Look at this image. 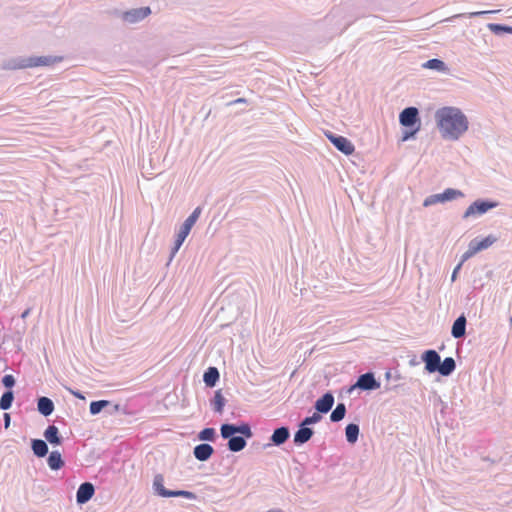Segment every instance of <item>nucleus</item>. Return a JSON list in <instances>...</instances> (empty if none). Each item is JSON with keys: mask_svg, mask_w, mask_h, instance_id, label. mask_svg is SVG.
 <instances>
[{"mask_svg": "<svg viewBox=\"0 0 512 512\" xmlns=\"http://www.w3.org/2000/svg\"><path fill=\"white\" fill-rule=\"evenodd\" d=\"M245 446L246 441L243 437L240 436L231 437L228 441V447L233 452L241 451Z\"/></svg>", "mask_w": 512, "mask_h": 512, "instance_id": "obj_24", "label": "nucleus"}, {"mask_svg": "<svg viewBox=\"0 0 512 512\" xmlns=\"http://www.w3.org/2000/svg\"><path fill=\"white\" fill-rule=\"evenodd\" d=\"M327 138L333 143V145L345 155H351L355 151L353 143L343 136H335L332 133L326 134Z\"/></svg>", "mask_w": 512, "mask_h": 512, "instance_id": "obj_6", "label": "nucleus"}, {"mask_svg": "<svg viewBox=\"0 0 512 512\" xmlns=\"http://www.w3.org/2000/svg\"><path fill=\"white\" fill-rule=\"evenodd\" d=\"M225 403H226V400H225L221 390L216 391L214 398L212 400L213 409L218 413H222Z\"/></svg>", "mask_w": 512, "mask_h": 512, "instance_id": "obj_25", "label": "nucleus"}, {"mask_svg": "<svg viewBox=\"0 0 512 512\" xmlns=\"http://www.w3.org/2000/svg\"><path fill=\"white\" fill-rule=\"evenodd\" d=\"M289 437V430L286 427H280L276 429L271 437L274 444H283Z\"/></svg>", "mask_w": 512, "mask_h": 512, "instance_id": "obj_22", "label": "nucleus"}, {"mask_svg": "<svg viewBox=\"0 0 512 512\" xmlns=\"http://www.w3.org/2000/svg\"><path fill=\"white\" fill-rule=\"evenodd\" d=\"M235 433H240L247 438H250L252 436V432L248 424H242L240 426H235L232 424H223L221 426V435L223 438H231V436Z\"/></svg>", "mask_w": 512, "mask_h": 512, "instance_id": "obj_8", "label": "nucleus"}, {"mask_svg": "<svg viewBox=\"0 0 512 512\" xmlns=\"http://www.w3.org/2000/svg\"><path fill=\"white\" fill-rule=\"evenodd\" d=\"M13 398L14 396L12 391L5 392L0 399V408L2 410L9 409L12 405Z\"/></svg>", "mask_w": 512, "mask_h": 512, "instance_id": "obj_29", "label": "nucleus"}, {"mask_svg": "<svg viewBox=\"0 0 512 512\" xmlns=\"http://www.w3.org/2000/svg\"><path fill=\"white\" fill-rule=\"evenodd\" d=\"M32 450L38 457H44L48 453V446L45 441L35 439L32 441Z\"/></svg>", "mask_w": 512, "mask_h": 512, "instance_id": "obj_23", "label": "nucleus"}, {"mask_svg": "<svg viewBox=\"0 0 512 512\" xmlns=\"http://www.w3.org/2000/svg\"><path fill=\"white\" fill-rule=\"evenodd\" d=\"M496 203L487 201H475L473 202L464 212L463 217L469 218L475 215H481L486 213L489 209L496 207Z\"/></svg>", "mask_w": 512, "mask_h": 512, "instance_id": "obj_7", "label": "nucleus"}, {"mask_svg": "<svg viewBox=\"0 0 512 512\" xmlns=\"http://www.w3.org/2000/svg\"><path fill=\"white\" fill-rule=\"evenodd\" d=\"M461 267V264H459L453 271V274H452V279L454 280L456 278V274L458 272V270L460 269Z\"/></svg>", "mask_w": 512, "mask_h": 512, "instance_id": "obj_42", "label": "nucleus"}, {"mask_svg": "<svg viewBox=\"0 0 512 512\" xmlns=\"http://www.w3.org/2000/svg\"><path fill=\"white\" fill-rule=\"evenodd\" d=\"M190 231H191V229L182 225V227L180 228V231L177 235V239L184 242L186 237L189 235Z\"/></svg>", "mask_w": 512, "mask_h": 512, "instance_id": "obj_35", "label": "nucleus"}, {"mask_svg": "<svg viewBox=\"0 0 512 512\" xmlns=\"http://www.w3.org/2000/svg\"><path fill=\"white\" fill-rule=\"evenodd\" d=\"M200 214H201V208L197 207L192 212V214L185 220V222L183 223V226H185V227H187L189 229H192V227L194 226V224L198 220Z\"/></svg>", "mask_w": 512, "mask_h": 512, "instance_id": "obj_30", "label": "nucleus"}, {"mask_svg": "<svg viewBox=\"0 0 512 512\" xmlns=\"http://www.w3.org/2000/svg\"><path fill=\"white\" fill-rule=\"evenodd\" d=\"M418 109L415 107H408L405 108L399 116V121L402 126L405 127H411L415 124L419 123L418 118ZM420 129V124L410 133L403 136V141H406L409 139V137L413 136L418 130Z\"/></svg>", "mask_w": 512, "mask_h": 512, "instance_id": "obj_4", "label": "nucleus"}, {"mask_svg": "<svg viewBox=\"0 0 512 512\" xmlns=\"http://www.w3.org/2000/svg\"><path fill=\"white\" fill-rule=\"evenodd\" d=\"M182 244H183V242L176 238L175 245H174L173 252H172L173 255L179 250V248L181 247Z\"/></svg>", "mask_w": 512, "mask_h": 512, "instance_id": "obj_38", "label": "nucleus"}, {"mask_svg": "<svg viewBox=\"0 0 512 512\" xmlns=\"http://www.w3.org/2000/svg\"><path fill=\"white\" fill-rule=\"evenodd\" d=\"M466 318L462 315L458 317L452 326V335L455 338H460L465 334Z\"/></svg>", "mask_w": 512, "mask_h": 512, "instance_id": "obj_16", "label": "nucleus"}, {"mask_svg": "<svg viewBox=\"0 0 512 512\" xmlns=\"http://www.w3.org/2000/svg\"><path fill=\"white\" fill-rule=\"evenodd\" d=\"M29 312H30V310H29V309L25 310V311L22 313L21 317H22V318H26V317L28 316Z\"/></svg>", "mask_w": 512, "mask_h": 512, "instance_id": "obj_44", "label": "nucleus"}, {"mask_svg": "<svg viewBox=\"0 0 512 512\" xmlns=\"http://www.w3.org/2000/svg\"><path fill=\"white\" fill-rule=\"evenodd\" d=\"M48 465L52 470H59L64 466L61 454L58 451H52L47 459Z\"/></svg>", "mask_w": 512, "mask_h": 512, "instance_id": "obj_19", "label": "nucleus"}, {"mask_svg": "<svg viewBox=\"0 0 512 512\" xmlns=\"http://www.w3.org/2000/svg\"><path fill=\"white\" fill-rule=\"evenodd\" d=\"M45 439L53 445H60L61 444V438L59 436V430L56 426L50 425L47 427V429L44 432Z\"/></svg>", "mask_w": 512, "mask_h": 512, "instance_id": "obj_15", "label": "nucleus"}, {"mask_svg": "<svg viewBox=\"0 0 512 512\" xmlns=\"http://www.w3.org/2000/svg\"><path fill=\"white\" fill-rule=\"evenodd\" d=\"M346 413V407L343 403H339L336 408L331 413L330 419L333 422H338L342 420Z\"/></svg>", "mask_w": 512, "mask_h": 512, "instance_id": "obj_27", "label": "nucleus"}, {"mask_svg": "<svg viewBox=\"0 0 512 512\" xmlns=\"http://www.w3.org/2000/svg\"><path fill=\"white\" fill-rule=\"evenodd\" d=\"M456 364L452 357H447L440 363L438 372L443 376L450 375L455 370Z\"/></svg>", "mask_w": 512, "mask_h": 512, "instance_id": "obj_17", "label": "nucleus"}, {"mask_svg": "<svg viewBox=\"0 0 512 512\" xmlns=\"http://www.w3.org/2000/svg\"><path fill=\"white\" fill-rule=\"evenodd\" d=\"M94 486L85 482L81 484L77 490L76 499L79 504H84L89 501L94 495Z\"/></svg>", "mask_w": 512, "mask_h": 512, "instance_id": "obj_10", "label": "nucleus"}, {"mask_svg": "<svg viewBox=\"0 0 512 512\" xmlns=\"http://www.w3.org/2000/svg\"><path fill=\"white\" fill-rule=\"evenodd\" d=\"M62 60L63 57L61 56L28 57L21 59L17 64L14 65V68L26 69L41 66H53L57 63H60Z\"/></svg>", "mask_w": 512, "mask_h": 512, "instance_id": "obj_2", "label": "nucleus"}, {"mask_svg": "<svg viewBox=\"0 0 512 512\" xmlns=\"http://www.w3.org/2000/svg\"><path fill=\"white\" fill-rule=\"evenodd\" d=\"M313 435L312 429L308 427H302L300 428L294 435V442L303 444L310 440V438Z\"/></svg>", "mask_w": 512, "mask_h": 512, "instance_id": "obj_21", "label": "nucleus"}, {"mask_svg": "<svg viewBox=\"0 0 512 512\" xmlns=\"http://www.w3.org/2000/svg\"><path fill=\"white\" fill-rule=\"evenodd\" d=\"M491 27L494 28V29H504V30H507V31L512 30L511 28H504V27H501L499 25H491Z\"/></svg>", "mask_w": 512, "mask_h": 512, "instance_id": "obj_43", "label": "nucleus"}, {"mask_svg": "<svg viewBox=\"0 0 512 512\" xmlns=\"http://www.w3.org/2000/svg\"><path fill=\"white\" fill-rule=\"evenodd\" d=\"M434 204H435V199H434L433 195L428 196V197L424 200V202H423V205H424L425 207H428V206H431V205H434Z\"/></svg>", "mask_w": 512, "mask_h": 512, "instance_id": "obj_37", "label": "nucleus"}, {"mask_svg": "<svg viewBox=\"0 0 512 512\" xmlns=\"http://www.w3.org/2000/svg\"><path fill=\"white\" fill-rule=\"evenodd\" d=\"M245 102H246L245 98H238L235 101H233L231 104L245 103Z\"/></svg>", "mask_w": 512, "mask_h": 512, "instance_id": "obj_41", "label": "nucleus"}, {"mask_svg": "<svg viewBox=\"0 0 512 512\" xmlns=\"http://www.w3.org/2000/svg\"><path fill=\"white\" fill-rule=\"evenodd\" d=\"M213 452H214V449L209 444H200L194 448V456L199 461L208 460L211 457V455L213 454Z\"/></svg>", "mask_w": 512, "mask_h": 512, "instance_id": "obj_14", "label": "nucleus"}, {"mask_svg": "<svg viewBox=\"0 0 512 512\" xmlns=\"http://www.w3.org/2000/svg\"><path fill=\"white\" fill-rule=\"evenodd\" d=\"M74 395H75L76 397H78V398H83V397L80 395V393H74Z\"/></svg>", "mask_w": 512, "mask_h": 512, "instance_id": "obj_46", "label": "nucleus"}, {"mask_svg": "<svg viewBox=\"0 0 512 512\" xmlns=\"http://www.w3.org/2000/svg\"><path fill=\"white\" fill-rule=\"evenodd\" d=\"M423 361L425 362V369L433 373L438 371L440 365V356L435 350H427L424 352L422 356Z\"/></svg>", "mask_w": 512, "mask_h": 512, "instance_id": "obj_9", "label": "nucleus"}, {"mask_svg": "<svg viewBox=\"0 0 512 512\" xmlns=\"http://www.w3.org/2000/svg\"><path fill=\"white\" fill-rule=\"evenodd\" d=\"M38 410L44 416L50 415L54 410V404L52 400L47 397H41L38 400Z\"/></svg>", "mask_w": 512, "mask_h": 512, "instance_id": "obj_18", "label": "nucleus"}, {"mask_svg": "<svg viewBox=\"0 0 512 512\" xmlns=\"http://www.w3.org/2000/svg\"><path fill=\"white\" fill-rule=\"evenodd\" d=\"M218 379H219V372H218L217 368H215V367H209L203 376V380H204L205 384L209 387L215 386Z\"/></svg>", "mask_w": 512, "mask_h": 512, "instance_id": "obj_20", "label": "nucleus"}, {"mask_svg": "<svg viewBox=\"0 0 512 512\" xmlns=\"http://www.w3.org/2000/svg\"><path fill=\"white\" fill-rule=\"evenodd\" d=\"M3 385L7 388H11L15 384V379L12 375H5L2 379Z\"/></svg>", "mask_w": 512, "mask_h": 512, "instance_id": "obj_36", "label": "nucleus"}, {"mask_svg": "<svg viewBox=\"0 0 512 512\" xmlns=\"http://www.w3.org/2000/svg\"><path fill=\"white\" fill-rule=\"evenodd\" d=\"M356 386L364 390H372L379 387V383L375 380L372 373H366L358 378Z\"/></svg>", "mask_w": 512, "mask_h": 512, "instance_id": "obj_11", "label": "nucleus"}, {"mask_svg": "<svg viewBox=\"0 0 512 512\" xmlns=\"http://www.w3.org/2000/svg\"><path fill=\"white\" fill-rule=\"evenodd\" d=\"M4 422H5V428H8L10 425V415L8 413L4 414Z\"/></svg>", "mask_w": 512, "mask_h": 512, "instance_id": "obj_40", "label": "nucleus"}, {"mask_svg": "<svg viewBox=\"0 0 512 512\" xmlns=\"http://www.w3.org/2000/svg\"><path fill=\"white\" fill-rule=\"evenodd\" d=\"M423 66L425 68L436 69V70H444V68H445L444 62L439 59L428 60Z\"/></svg>", "mask_w": 512, "mask_h": 512, "instance_id": "obj_32", "label": "nucleus"}, {"mask_svg": "<svg viewBox=\"0 0 512 512\" xmlns=\"http://www.w3.org/2000/svg\"><path fill=\"white\" fill-rule=\"evenodd\" d=\"M433 197H434V199H435V204H436V203H440V202H441V203H443V202H444V201H443V199H442V194H441V193H440V194H434V195H433Z\"/></svg>", "mask_w": 512, "mask_h": 512, "instance_id": "obj_39", "label": "nucleus"}, {"mask_svg": "<svg viewBox=\"0 0 512 512\" xmlns=\"http://www.w3.org/2000/svg\"><path fill=\"white\" fill-rule=\"evenodd\" d=\"M497 241L493 235H489L481 241L473 240L470 242L468 250L463 254V261L477 254L479 251L489 248Z\"/></svg>", "mask_w": 512, "mask_h": 512, "instance_id": "obj_5", "label": "nucleus"}, {"mask_svg": "<svg viewBox=\"0 0 512 512\" xmlns=\"http://www.w3.org/2000/svg\"><path fill=\"white\" fill-rule=\"evenodd\" d=\"M109 405L107 400L93 401L90 403V413L95 415L98 414L103 408Z\"/></svg>", "mask_w": 512, "mask_h": 512, "instance_id": "obj_31", "label": "nucleus"}, {"mask_svg": "<svg viewBox=\"0 0 512 512\" xmlns=\"http://www.w3.org/2000/svg\"><path fill=\"white\" fill-rule=\"evenodd\" d=\"M435 119L438 129L445 139L457 140L468 130V119L457 107L439 108L435 112Z\"/></svg>", "mask_w": 512, "mask_h": 512, "instance_id": "obj_1", "label": "nucleus"}, {"mask_svg": "<svg viewBox=\"0 0 512 512\" xmlns=\"http://www.w3.org/2000/svg\"><path fill=\"white\" fill-rule=\"evenodd\" d=\"M346 439L349 443H355L359 435V427L356 424H349L345 430Z\"/></svg>", "mask_w": 512, "mask_h": 512, "instance_id": "obj_26", "label": "nucleus"}, {"mask_svg": "<svg viewBox=\"0 0 512 512\" xmlns=\"http://www.w3.org/2000/svg\"><path fill=\"white\" fill-rule=\"evenodd\" d=\"M334 404V397L331 393L324 394L315 403V408L320 413H327Z\"/></svg>", "mask_w": 512, "mask_h": 512, "instance_id": "obj_12", "label": "nucleus"}, {"mask_svg": "<svg viewBox=\"0 0 512 512\" xmlns=\"http://www.w3.org/2000/svg\"><path fill=\"white\" fill-rule=\"evenodd\" d=\"M442 194V199L444 202L451 201L460 197H463L464 194L460 190L448 188Z\"/></svg>", "mask_w": 512, "mask_h": 512, "instance_id": "obj_28", "label": "nucleus"}, {"mask_svg": "<svg viewBox=\"0 0 512 512\" xmlns=\"http://www.w3.org/2000/svg\"><path fill=\"white\" fill-rule=\"evenodd\" d=\"M485 12H475V13H472L471 15L473 16H476V15H480V14H484Z\"/></svg>", "mask_w": 512, "mask_h": 512, "instance_id": "obj_45", "label": "nucleus"}, {"mask_svg": "<svg viewBox=\"0 0 512 512\" xmlns=\"http://www.w3.org/2000/svg\"><path fill=\"white\" fill-rule=\"evenodd\" d=\"M150 12L151 11L149 7H142L126 12L124 14V18L129 22H137L147 17Z\"/></svg>", "mask_w": 512, "mask_h": 512, "instance_id": "obj_13", "label": "nucleus"}, {"mask_svg": "<svg viewBox=\"0 0 512 512\" xmlns=\"http://www.w3.org/2000/svg\"><path fill=\"white\" fill-rule=\"evenodd\" d=\"M153 488H154L155 492L159 496H161V497H177V496H181V497H184V498H187V499H191V500L196 499V495L193 492H190V491H184V490L171 491V490H167L164 487V477L161 474H157L154 477Z\"/></svg>", "mask_w": 512, "mask_h": 512, "instance_id": "obj_3", "label": "nucleus"}, {"mask_svg": "<svg viewBox=\"0 0 512 512\" xmlns=\"http://www.w3.org/2000/svg\"><path fill=\"white\" fill-rule=\"evenodd\" d=\"M321 420V415L318 413H314L312 416L306 417L304 421L302 422V425H311L314 423H317Z\"/></svg>", "mask_w": 512, "mask_h": 512, "instance_id": "obj_34", "label": "nucleus"}, {"mask_svg": "<svg viewBox=\"0 0 512 512\" xmlns=\"http://www.w3.org/2000/svg\"><path fill=\"white\" fill-rule=\"evenodd\" d=\"M198 438L200 440L213 441L215 438V430L213 428H205L199 433Z\"/></svg>", "mask_w": 512, "mask_h": 512, "instance_id": "obj_33", "label": "nucleus"}]
</instances>
